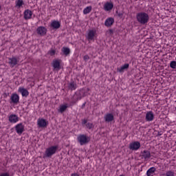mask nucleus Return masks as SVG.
I'll use <instances>...</instances> for the list:
<instances>
[{
	"mask_svg": "<svg viewBox=\"0 0 176 176\" xmlns=\"http://www.w3.org/2000/svg\"><path fill=\"white\" fill-rule=\"evenodd\" d=\"M136 20L138 23H139V24H142V25H145V24H148L149 21V15L146 12H138L136 14Z\"/></svg>",
	"mask_w": 176,
	"mask_h": 176,
	"instance_id": "nucleus-1",
	"label": "nucleus"
},
{
	"mask_svg": "<svg viewBox=\"0 0 176 176\" xmlns=\"http://www.w3.org/2000/svg\"><path fill=\"white\" fill-rule=\"evenodd\" d=\"M86 96V91L85 89H80L79 91H76L75 94L73 95L72 98L71 104L72 105H75L79 101V100H82L83 97Z\"/></svg>",
	"mask_w": 176,
	"mask_h": 176,
	"instance_id": "nucleus-2",
	"label": "nucleus"
},
{
	"mask_svg": "<svg viewBox=\"0 0 176 176\" xmlns=\"http://www.w3.org/2000/svg\"><path fill=\"white\" fill-rule=\"evenodd\" d=\"M58 149V146H52L46 148L44 154L45 157H52L53 155H55Z\"/></svg>",
	"mask_w": 176,
	"mask_h": 176,
	"instance_id": "nucleus-3",
	"label": "nucleus"
},
{
	"mask_svg": "<svg viewBox=\"0 0 176 176\" xmlns=\"http://www.w3.org/2000/svg\"><path fill=\"white\" fill-rule=\"evenodd\" d=\"M77 141L79 142L80 145H86L90 142V138L85 134L78 135L77 137Z\"/></svg>",
	"mask_w": 176,
	"mask_h": 176,
	"instance_id": "nucleus-4",
	"label": "nucleus"
},
{
	"mask_svg": "<svg viewBox=\"0 0 176 176\" xmlns=\"http://www.w3.org/2000/svg\"><path fill=\"white\" fill-rule=\"evenodd\" d=\"M19 60L16 57L13 56L8 58V64L10 68H14L16 65H19Z\"/></svg>",
	"mask_w": 176,
	"mask_h": 176,
	"instance_id": "nucleus-5",
	"label": "nucleus"
},
{
	"mask_svg": "<svg viewBox=\"0 0 176 176\" xmlns=\"http://www.w3.org/2000/svg\"><path fill=\"white\" fill-rule=\"evenodd\" d=\"M141 148V143L138 141L133 142L129 144V149L131 151H138Z\"/></svg>",
	"mask_w": 176,
	"mask_h": 176,
	"instance_id": "nucleus-6",
	"label": "nucleus"
},
{
	"mask_svg": "<svg viewBox=\"0 0 176 176\" xmlns=\"http://www.w3.org/2000/svg\"><path fill=\"white\" fill-rule=\"evenodd\" d=\"M36 33L38 35H40V36H45V35H46L47 33V29L43 26H39L36 29Z\"/></svg>",
	"mask_w": 176,
	"mask_h": 176,
	"instance_id": "nucleus-7",
	"label": "nucleus"
},
{
	"mask_svg": "<svg viewBox=\"0 0 176 176\" xmlns=\"http://www.w3.org/2000/svg\"><path fill=\"white\" fill-rule=\"evenodd\" d=\"M47 124H49V122L43 118H38L37 120V125L38 127L45 129V127H47Z\"/></svg>",
	"mask_w": 176,
	"mask_h": 176,
	"instance_id": "nucleus-8",
	"label": "nucleus"
},
{
	"mask_svg": "<svg viewBox=\"0 0 176 176\" xmlns=\"http://www.w3.org/2000/svg\"><path fill=\"white\" fill-rule=\"evenodd\" d=\"M104 120L106 123H111V122H113V120H115V117L113 116V114L107 113L104 116Z\"/></svg>",
	"mask_w": 176,
	"mask_h": 176,
	"instance_id": "nucleus-9",
	"label": "nucleus"
},
{
	"mask_svg": "<svg viewBox=\"0 0 176 176\" xmlns=\"http://www.w3.org/2000/svg\"><path fill=\"white\" fill-rule=\"evenodd\" d=\"M97 32L96 30H90L88 31L87 39L88 41H94V36H96V34Z\"/></svg>",
	"mask_w": 176,
	"mask_h": 176,
	"instance_id": "nucleus-10",
	"label": "nucleus"
},
{
	"mask_svg": "<svg viewBox=\"0 0 176 176\" xmlns=\"http://www.w3.org/2000/svg\"><path fill=\"white\" fill-rule=\"evenodd\" d=\"M10 104H19L20 101V96L17 94H12L10 96Z\"/></svg>",
	"mask_w": 176,
	"mask_h": 176,
	"instance_id": "nucleus-11",
	"label": "nucleus"
},
{
	"mask_svg": "<svg viewBox=\"0 0 176 176\" xmlns=\"http://www.w3.org/2000/svg\"><path fill=\"white\" fill-rule=\"evenodd\" d=\"M15 130L19 135H21L23 133H24V125H23V123L17 124L15 126Z\"/></svg>",
	"mask_w": 176,
	"mask_h": 176,
	"instance_id": "nucleus-12",
	"label": "nucleus"
},
{
	"mask_svg": "<svg viewBox=\"0 0 176 176\" xmlns=\"http://www.w3.org/2000/svg\"><path fill=\"white\" fill-rule=\"evenodd\" d=\"M50 27L52 30H58L61 27V23L58 21H52Z\"/></svg>",
	"mask_w": 176,
	"mask_h": 176,
	"instance_id": "nucleus-13",
	"label": "nucleus"
},
{
	"mask_svg": "<svg viewBox=\"0 0 176 176\" xmlns=\"http://www.w3.org/2000/svg\"><path fill=\"white\" fill-rule=\"evenodd\" d=\"M142 159L144 160H149L151 159V152L148 150H144L141 153Z\"/></svg>",
	"mask_w": 176,
	"mask_h": 176,
	"instance_id": "nucleus-14",
	"label": "nucleus"
},
{
	"mask_svg": "<svg viewBox=\"0 0 176 176\" xmlns=\"http://www.w3.org/2000/svg\"><path fill=\"white\" fill-rule=\"evenodd\" d=\"M19 116H17V115L16 114H11L8 117V120L10 123H17V122H19Z\"/></svg>",
	"mask_w": 176,
	"mask_h": 176,
	"instance_id": "nucleus-15",
	"label": "nucleus"
},
{
	"mask_svg": "<svg viewBox=\"0 0 176 176\" xmlns=\"http://www.w3.org/2000/svg\"><path fill=\"white\" fill-rule=\"evenodd\" d=\"M52 67H54V69H56V71L61 69V65H60V60H54L52 61Z\"/></svg>",
	"mask_w": 176,
	"mask_h": 176,
	"instance_id": "nucleus-16",
	"label": "nucleus"
},
{
	"mask_svg": "<svg viewBox=\"0 0 176 176\" xmlns=\"http://www.w3.org/2000/svg\"><path fill=\"white\" fill-rule=\"evenodd\" d=\"M18 91L21 93L22 97H28V96L30 95V92H28V90H27L24 87H19Z\"/></svg>",
	"mask_w": 176,
	"mask_h": 176,
	"instance_id": "nucleus-17",
	"label": "nucleus"
},
{
	"mask_svg": "<svg viewBox=\"0 0 176 176\" xmlns=\"http://www.w3.org/2000/svg\"><path fill=\"white\" fill-rule=\"evenodd\" d=\"M115 23V19L112 17L107 18L104 21L105 27H111Z\"/></svg>",
	"mask_w": 176,
	"mask_h": 176,
	"instance_id": "nucleus-18",
	"label": "nucleus"
},
{
	"mask_svg": "<svg viewBox=\"0 0 176 176\" xmlns=\"http://www.w3.org/2000/svg\"><path fill=\"white\" fill-rule=\"evenodd\" d=\"M155 119V115L153 111H148L146 114V120L147 122H152Z\"/></svg>",
	"mask_w": 176,
	"mask_h": 176,
	"instance_id": "nucleus-19",
	"label": "nucleus"
},
{
	"mask_svg": "<svg viewBox=\"0 0 176 176\" xmlns=\"http://www.w3.org/2000/svg\"><path fill=\"white\" fill-rule=\"evenodd\" d=\"M112 9H113V3L111 2H107L104 5V10H105V12H109L112 10Z\"/></svg>",
	"mask_w": 176,
	"mask_h": 176,
	"instance_id": "nucleus-20",
	"label": "nucleus"
},
{
	"mask_svg": "<svg viewBox=\"0 0 176 176\" xmlns=\"http://www.w3.org/2000/svg\"><path fill=\"white\" fill-rule=\"evenodd\" d=\"M32 11L30 10H26L24 12V19L25 20H30L32 17Z\"/></svg>",
	"mask_w": 176,
	"mask_h": 176,
	"instance_id": "nucleus-21",
	"label": "nucleus"
},
{
	"mask_svg": "<svg viewBox=\"0 0 176 176\" xmlns=\"http://www.w3.org/2000/svg\"><path fill=\"white\" fill-rule=\"evenodd\" d=\"M129 67H130V65H129V63H125L124 65L121 66L120 67L117 69L118 72L120 73H122L124 72V69H129Z\"/></svg>",
	"mask_w": 176,
	"mask_h": 176,
	"instance_id": "nucleus-22",
	"label": "nucleus"
},
{
	"mask_svg": "<svg viewBox=\"0 0 176 176\" xmlns=\"http://www.w3.org/2000/svg\"><path fill=\"white\" fill-rule=\"evenodd\" d=\"M68 88L72 91L76 90L78 85H76V82L72 81L68 84Z\"/></svg>",
	"mask_w": 176,
	"mask_h": 176,
	"instance_id": "nucleus-23",
	"label": "nucleus"
},
{
	"mask_svg": "<svg viewBox=\"0 0 176 176\" xmlns=\"http://www.w3.org/2000/svg\"><path fill=\"white\" fill-rule=\"evenodd\" d=\"M67 108H68V104H62L59 107L58 112L63 113V112L67 111Z\"/></svg>",
	"mask_w": 176,
	"mask_h": 176,
	"instance_id": "nucleus-24",
	"label": "nucleus"
},
{
	"mask_svg": "<svg viewBox=\"0 0 176 176\" xmlns=\"http://www.w3.org/2000/svg\"><path fill=\"white\" fill-rule=\"evenodd\" d=\"M62 52L65 56H69V54L71 53V50L69 47H63L62 48Z\"/></svg>",
	"mask_w": 176,
	"mask_h": 176,
	"instance_id": "nucleus-25",
	"label": "nucleus"
},
{
	"mask_svg": "<svg viewBox=\"0 0 176 176\" xmlns=\"http://www.w3.org/2000/svg\"><path fill=\"white\" fill-rule=\"evenodd\" d=\"M155 171H156V168H155V167H151V168H150L147 170V172H146V175H147V176H151V175L155 174Z\"/></svg>",
	"mask_w": 176,
	"mask_h": 176,
	"instance_id": "nucleus-26",
	"label": "nucleus"
},
{
	"mask_svg": "<svg viewBox=\"0 0 176 176\" xmlns=\"http://www.w3.org/2000/svg\"><path fill=\"white\" fill-rule=\"evenodd\" d=\"M91 12V6H88L83 10L84 14H89Z\"/></svg>",
	"mask_w": 176,
	"mask_h": 176,
	"instance_id": "nucleus-27",
	"label": "nucleus"
},
{
	"mask_svg": "<svg viewBox=\"0 0 176 176\" xmlns=\"http://www.w3.org/2000/svg\"><path fill=\"white\" fill-rule=\"evenodd\" d=\"M23 5H24L23 0H18L17 1H16V6H18V8H21Z\"/></svg>",
	"mask_w": 176,
	"mask_h": 176,
	"instance_id": "nucleus-28",
	"label": "nucleus"
},
{
	"mask_svg": "<svg viewBox=\"0 0 176 176\" xmlns=\"http://www.w3.org/2000/svg\"><path fill=\"white\" fill-rule=\"evenodd\" d=\"M170 67L173 69H176V61L175 60L171 61L170 63Z\"/></svg>",
	"mask_w": 176,
	"mask_h": 176,
	"instance_id": "nucleus-29",
	"label": "nucleus"
},
{
	"mask_svg": "<svg viewBox=\"0 0 176 176\" xmlns=\"http://www.w3.org/2000/svg\"><path fill=\"white\" fill-rule=\"evenodd\" d=\"M86 127H87V129H89V130L93 129V127H94L93 123H87V124H86Z\"/></svg>",
	"mask_w": 176,
	"mask_h": 176,
	"instance_id": "nucleus-30",
	"label": "nucleus"
},
{
	"mask_svg": "<svg viewBox=\"0 0 176 176\" xmlns=\"http://www.w3.org/2000/svg\"><path fill=\"white\" fill-rule=\"evenodd\" d=\"M166 176H175V175H174V172H173L171 170L166 172Z\"/></svg>",
	"mask_w": 176,
	"mask_h": 176,
	"instance_id": "nucleus-31",
	"label": "nucleus"
},
{
	"mask_svg": "<svg viewBox=\"0 0 176 176\" xmlns=\"http://www.w3.org/2000/svg\"><path fill=\"white\" fill-rule=\"evenodd\" d=\"M48 54H50L51 56H54L56 54V50H51L48 52Z\"/></svg>",
	"mask_w": 176,
	"mask_h": 176,
	"instance_id": "nucleus-32",
	"label": "nucleus"
},
{
	"mask_svg": "<svg viewBox=\"0 0 176 176\" xmlns=\"http://www.w3.org/2000/svg\"><path fill=\"white\" fill-rule=\"evenodd\" d=\"M83 60L84 61H88V60H90V57L89 56V55H85L83 56Z\"/></svg>",
	"mask_w": 176,
	"mask_h": 176,
	"instance_id": "nucleus-33",
	"label": "nucleus"
},
{
	"mask_svg": "<svg viewBox=\"0 0 176 176\" xmlns=\"http://www.w3.org/2000/svg\"><path fill=\"white\" fill-rule=\"evenodd\" d=\"M0 176H10V175L9 174V173H2L1 174H0Z\"/></svg>",
	"mask_w": 176,
	"mask_h": 176,
	"instance_id": "nucleus-34",
	"label": "nucleus"
},
{
	"mask_svg": "<svg viewBox=\"0 0 176 176\" xmlns=\"http://www.w3.org/2000/svg\"><path fill=\"white\" fill-rule=\"evenodd\" d=\"M87 123V120H83L82 122V125H85Z\"/></svg>",
	"mask_w": 176,
	"mask_h": 176,
	"instance_id": "nucleus-35",
	"label": "nucleus"
},
{
	"mask_svg": "<svg viewBox=\"0 0 176 176\" xmlns=\"http://www.w3.org/2000/svg\"><path fill=\"white\" fill-rule=\"evenodd\" d=\"M118 16H119V17H122V16H123V14H122V13H118Z\"/></svg>",
	"mask_w": 176,
	"mask_h": 176,
	"instance_id": "nucleus-36",
	"label": "nucleus"
},
{
	"mask_svg": "<svg viewBox=\"0 0 176 176\" xmlns=\"http://www.w3.org/2000/svg\"><path fill=\"white\" fill-rule=\"evenodd\" d=\"M85 107H86V102H85V103L82 104V108Z\"/></svg>",
	"mask_w": 176,
	"mask_h": 176,
	"instance_id": "nucleus-37",
	"label": "nucleus"
},
{
	"mask_svg": "<svg viewBox=\"0 0 176 176\" xmlns=\"http://www.w3.org/2000/svg\"><path fill=\"white\" fill-rule=\"evenodd\" d=\"M160 135H162V133H161L160 132H158L157 136H158V137H160Z\"/></svg>",
	"mask_w": 176,
	"mask_h": 176,
	"instance_id": "nucleus-38",
	"label": "nucleus"
},
{
	"mask_svg": "<svg viewBox=\"0 0 176 176\" xmlns=\"http://www.w3.org/2000/svg\"><path fill=\"white\" fill-rule=\"evenodd\" d=\"M2 9V6H0V10Z\"/></svg>",
	"mask_w": 176,
	"mask_h": 176,
	"instance_id": "nucleus-39",
	"label": "nucleus"
},
{
	"mask_svg": "<svg viewBox=\"0 0 176 176\" xmlns=\"http://www.w3.org/2000/svg\"><path fill=\"white\" fill-rule=\"evenodd\" d=\"M120 176H124V175H120Z\"/></svg>",
	"mask_w": 176,
	"mask_h": 176,
	"instance_id": "nucleus-40",
	"label": "nucleus"
}]
</instances>
